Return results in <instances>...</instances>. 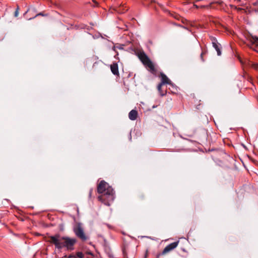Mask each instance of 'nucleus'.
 <instances>
[{
    "instance_id": "1",
    "label": "nucleus",
    "mask_w": 258,
    "mask_h": 258,
    "mask_svg": "<svg viewBox=\"0 0 258 258\" xmlns=\"http://www.w3.org/2000/svg\"><path fill=\"white\" fill-rule=\"evenodd\" d=\"M97 192L101 194L98 197V200L105 205L110 206L115 199L113 189L104 180L101 181L98 184Z\"/></svg>"
},
{
    "instance_id": "2",
    "label": "nucleus",
    "mask_w": 258,
    "mask_h": 258,
    "mask_svg": "<svg viewBox=\"0 0 258 258\" xmlns=\"http://www.w3.org/2000/svg\"><path fill=\"white\" fill-rule=\"evenodd\" d=\"M47 242L55 245L56 248L60 249L66 248L67 250H72L74 249V245L77 242L75 238L68 236H61L59 234L49 236Z\"/></svg>"
},
{
    "instance_id": "3",
    "label": "nucleus",
    "mask_w": 258,
    "mask_h": 258,
    "mask_svg": "<svg viewBox=\"0 0 258 258\" xmlns=\"http://www.w3.org/2000/svg\"><path fill=\"white\" fill-rule=\"evenodd\" d=\"M138 57L143 64L151 73L154 75L156 74L157 70L153 63L144 51L140 52L138 53Z\"/></svg>"
},
{
    "instance_id": "4",
    "label": "nucleus",
    "mask_w": 258,
    "mask_h": 258,
    "mask_svg": "<svg viewBox=\"0 0 258 258\" xmlns=\"http://www.w3.org/2000/svg\"><path fill=\"white\" fill-rule=\"evenodd\" d=\"M74 232L76 235L82 241H85L88 238L84 233L83 229L80 225H78L77 226L74 227Z\"/></svg>"
},
{
    "instance_id": "5",
    "label": "nucleus",
    "mask_w": 258,
    "mask_h": 258,
    "mask_svg": "<svg viewBox=\"0 0 258 258\" xmlns=\"http://www.w3.org/2000/svg\"><path fill=\"white\" fill-rule=\"evenodd\" d=\"M161 82L158 84L157 89L160 90V88L164 84H169L173 86L171 82L168 78L163 73H161Z\"/></svg>"
},
{
    "instance_id": "6",
    "label": "nucleus",
    "mask_w": 258,
    "mask_h": 258,
    "mask_svg": "<svg viewBox=\"0 0 258 258\" xmlns=\"http://www.w3.org/2000/svg\"><path fill=\"white\" fill-rule=\"evenodd\" d=\"M179 243V241H175L167 245L162 252V254H166L175 248Z\"/></svg>"
},
{
    "instance_id": "7",
    "label": "nucleus",
    "mask_w": 258,
    "mask_h": 258,
    "mask_svg": "<svg viewBox=\"0 0 258 258\" xmlns=\"http://www.w3.org/2000/svg\"><path fill=\"white\" fill-rule=\"evenodd\" d=\"M212 41L213 46L216 50L217 55L218 56L221 55V44L220 43H218L217 39L214 37H213L212 38Z\"/></svg>"
},
{
    "instance_id": "8",
    "label": "nucleus",
    "mask_w": 258,
    "mask_h": 258,
    "mask_svg": "<svg viewBox=\"0 0 258 258\" xmlns=\"http://www.w3.org/2000/svg\"><path fill=\"white\" fill-rule=\"evenodd\" d=\"M247 40L251 44H254L258 46V37L256 36L249 35L247 37Z\"/></svg>"
},
{
    "instance_id": "9",
    "label": "nucleus",
    "mask_w": 258,
    "mask_h": 258,
    "mask_svg": "<svg viewBox=\"0 0 258 258\" xmlns=\"http://www.w3.org/2000/svg\"><path fill=\"white\" fill-rule=\"evenodd\" d=\"M138 111L136 110L133 109L128 113V117L132 120H136L138 117Z\"/></svg>"
},
{
    "instance_id": "10",
    "label": "nucleus",
    "mask_w": 258,
    "mask_h": 258,
    "mask_svg": "<svg viewBox=\"0 0 258 258\" xmlns=\"http://www.w3.org/2000/svg\"><path fill=\"white\" fill-rule=\"evenodd\" d=\"M110 69L113 74L115 75H118V65L116 63H113L110 66Z\"/></svg>"
},
{
    "instance_id": "11",
    "label": "nucleus",
    "mask_w": 258,
    "mask_h": 258,
    "mask_svg": "<svg viewBox=\"0 0 258 258\" xmlns=\"http://www.w3.org/2000/svg\"><path fill=\"white\" fill-rule=\"evenodd\" d=\"M158 92H159L160 95L161 96H165L166 93H167V91H166V89L165 90H163L162 89V87L160 88V90H158Z\"/></svg>"
},
{
    "instance_id": "12",
    "label": "nucleus",
    "mask_w": 258,
    "mask_h": 258,
    "mask_svg": "<svg viewBox=\"0 0 258 258\" xmlns=\"http://www.w3.org/2000/svg\"><path fill=\"white\" fill-rule=\"evenodd\" d=\"M76 255L79 258H83L84 257V254L82 252H78Z\"/></svg>"
},
{
    "instance_id": "13",
    "label": "nucleus",
    "mask_w": 258,
    "mask_h": 258,
    "mask_svg": "<svg viewBox=\"0 0 258 258\" xmlns=\"http://www.w3.org/2000/svg\"><path fill=\"white\" fill-rule=\"evenodd\" d=\"M19 6H17V9L15 12L14 13V16L17 17L19 15Z\"/></svg>"
},
{
    "instance_id": "14",
    "label": "nucleus",
    "mask_w": 258,
    "mask_h": 258,
    "mask_svg": "<svg viewBox=\"0 0 258 258\" xmlns=\"http://www.w3.org/2000/svg\"><path fill=\"white\" fill-rule=\"evenodd\" d=\"M251 67L256 70H258V63H252Z\"/></svg>"
},
{
    "instance_id": "15",
    "label": "nucleus",
    "mask_w": 258,
    "mask_h": 258,
    "mask_svg": "<svg viewBox=\"0 0 258 258\" xmlns=\"http://www.w3.org/2000/svg\"><path fill=\"white\" fill-rule=\"evenodd\" d=\"M47 15V14H44L43 13L41 12V13H39L36 14L33 18H36V17L39 16H46Z\"/></svg>"
},
{
    "instance_id": "16",
    "label": "nucleus",
    "mask_w": 258,
    "mask_h": 258,
    "mask_svg": "<svg viewBox=\"0 0 258 258\" xmlns=\"http://www.w3.org/2000/svg\"><path fill=\"white\" fill-rule=\"evenodd\" d=\"M93 191V188H91V189H90V190H89V198H90V199H91V197H92V195Z\"/></svg>"
},
{
    "instance_id": "17",
    "label": "nucleus",
    "mask_w": 258,
    "mask_h": 258,
    "mask_svg": "<svg viewBox=\"0 0 258 258\" xmlns=\"http://www.w3.org/2000/svg\"><path fill=\"white\" fill-rule=\"evenodd\" d=\"M69 258H79L77 257V255H70L69 256Z\"/></svg>"
},
{
    "instance_id": "18",
    "label": "nucleus",
    "mask_w": 258,
    "mask_h": 258,
    "mask_svg": "<svg viewBox=\"0 0 258 258\" xmlns=\"http://www.w3.org/2000/svg\"><path fill=\"white\" fill-rule=\"evenodd\" d=\"M203 54H204V52H202L201 53V57L202 59H203Z\"/></svg>"
},
{
    "instance_id": "19",
    "label": "nucleus",
    "mask_w": 258,
    "mask_h": 258,
    "mask_svg": "<svg viewBox=\"0 0 258 258\" xmlns=\"http://www.w3.org/2000/svg\"><path fill=\"white\" fill-rule=\"evenodd\" d=\"M238 10H242V9L241 8H238Z\"/></svg>"
}]
</instances>
